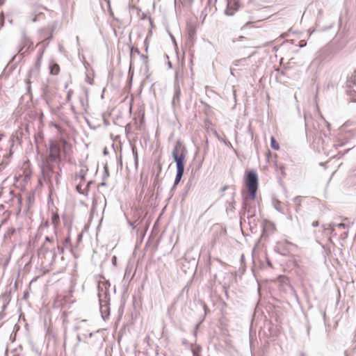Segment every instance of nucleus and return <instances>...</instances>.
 <instances>
[{
  "instance_id": "nucleus-24",
  "label": "nucleus",
  "mask_w": 356,
  "mask_h": 356,
  "mask_svg": "<svg viewBox=\"0 0 356 356\" xmlns=\"http://www.w3.org/2000/svg\"><path fill=\"white\" fill-rule=\"evenodd\" d=\"M4 24V17L2 15H0V29L3 27Z\"/></svg>"
},
{
  "instance_id": "nucleus-6",
  "label": "nucleus",
  "mask_w": 356,
  "mask_h": 356,
  "mask_svg": "<svg viewBox=\"0 0 356 356\" xmlns=\"http://www.w3.org/2000/svg\"><path fill=\"white\" fill-rule=\"evenodd\" d=\"M22 174L20 172L18 175L17 180H19L21 178L23 177V180L26 182L29 180H30L31 175H32V170L31 169V164L29 160L26 161L22 165Z\"/></svg>"
},
{
  "instance_id": "nucleus-11",
  "label": "nucleus",
  "mask_w": 356,
  "mask_h": 356,
  "mask_svg": "<svg viewBox=\"0 0 356 356\" xmlns=\"http://www.w3.org/2000/svg\"><path fill=\"white\" fill-rule=\"evenodd\" d=\"M239 3L236 1H228L227 8L225 10V13L227 15L232 16L234 13L238 9Z\"/></svg>"
},
{
  "instance_id": "nucleus-12",
  "label": "nucleus",
  "mask_w": 356,
  "mask_h": 356,
  "mask_svg": "<svg viewBox=\"0 0 356 356\" xmlns=\"http://www.w3.org/2000/svg\"><path fill=\"white\" fill-rule=\"evenodd\" d=\"M186 154L184 146L180 141H177L172 152V156H186Z\"/></svg>"
},
{
  "instance_id": "nucleus-46",
  "label": "nucleus",
  "mask_w": 356,
  "mask_h": 356,
  "mask_svg": "<svg viewBox=\"0 0 356 356\" xmlns=\"http://www.w3.org/2000/svg\"><path fill=\"white\" fill-rule=\"evenodd\" d=\"M209 1H211V0H209ZM214 1H216V0H214Z\"/></svg>"
},
{
  "instance_id": "nucleus-34",
  "label": "nucleus",
  "mask_w": 356,
  "mask_h": 356,
  "mask_svg": "<svg viewBox=\"0 0 356 356\" xmlns=\"http://www.w3.org/2000/svg\"><path fill=\"white\" fill-rule=\"evenodd\" d=\"M285 243L286 245H293V244L291 243H289V242H287V241H286Z\"/></svg>"
},
{
  "instance_id": "nucleus-7",
  "label": "nucleus",
  "mask_w": 356,
  "mask_h": 356,
  "mask_svg": "<svg viewBox=\"0 0 356 356\" xmlns=\"http://www.w3.org/2000/svg\"><path fill=\"white\" fill-rule=\"evenodd\" d=\"M111 284L104 277H101L98 281V294L99 297L106 296L108 293Z\"/></svg>"
},
{
  "instance_id": "nucleus-36",
  "label": "nucleus",
  "mask_w": 356,
  "mask_h": 356,
  "mask_svg": "<svg viewBox=\"0 0 356 356\" xmlns=\"http://www.w3.org/2000/svg\"><path fill=\"white\" fill-rule=\"evenodd\" d=\"M37 21V16L35 17L33 19V22H36Z\"/></svg>"
},
{
  "instance_id": "nucleus-13",
  "label": "nucleus",
  "mask_w": 356,
  "mask_h": 356,
  "mask_svg": "<svg viewBox=\"0 0 356 356\" xmlns=\"http://www.w3.org/2000/svg\"><path fill=\"white\" fill-rule=\"evenodd\" d=\"M204 126L208 132L217 135V131L215 129L213 124L209 120H206L204 122Z\"/></svg>"
},
{
  "instance_id": "nucleus-33",
  "label": "nucleus",
  "mask_w": 356,
  "mask_h": 356,
  "mask_svg": "<svg viewBox=\"0 0 356 356\" xmlns=\"http://www.w3.org/2000/svg\"><path fill=\"white\" fill-rule=\"evenodd\" d=\"M67 100H69L70 99V92H68V94L67 95Z\"/></svg>"
},
{
  "instance_id": "nucleus-37",
  "label": "nucleus",
  "mask_w": 356,
  "mask_h": 356,
  "mask_svg": "<svg viewBox=\"0 0 356 356\" xmlns=\"http://www.w3.org/2000/svg\"><path fill=\"white\" fill-rule=\"evenodd\" d=\"M107 4H108V7L110 8V0H107Z\"/></svg>"
},
{
  "instance_id": "nucleus-21",
  "label": "nucleus",
  "mask_w": 356,
  "mask_h": 356,
  "mask_svg": "<svg viewBox=\"0 0 356 356\" xmlns=\"http://www.w3.org/2000/svg\"><path fill=\"white\" fill-rule=\"evenodd\" d=\"M59 72V67L58 65H56L55 69H51V73L52 74H57Z\"/></svg>"
},
{
  "instance_id": "nucleus-20",
  "label": "nucleus",
  "mask_w": 356,
  "mask_h": 356,
  "mask_svg": "<svg viewBox=\"0 0 356 356\" xmlns=\"http://www.w3.org/2000/svg\"><path fill=\"white\" fill-rule=\"evenodd\" d=\"M248 58H243L241 59H239V60H236L234 61V65L236 66H238L239 65V63L241 62H243V61H245L247 60Z\"/></svg>"
},
{
  "instance_id": "nucleus-38",
  "label": "nucleus",
  "mask_w": 356,
  "mask_h": 356,
  "mask_svg": "<svg viewBox=\"0 0 356 356\" xmlns=\"http://www.w3.org/2000/svg\"><path fill=\"white\" fill-rule=\"evenodd\" d=\"M42 53H43V51H42V52H41V54H40V56H39L38 59H40V58L42 57Z\"/></svg>"
},
{
  "instance_id": "nucleus-43",
  "label": "nucleus",
  "mask_w": 356,
  "mask_h": 356,
  "mask_svg": "<svg viewBox=\"0 0 356 356\" xmlns=\"http://www.w3.org/2000/svg\"><path fill=\"white\" fill-rule=\"evenodd\" d=\"M12 154H13V152L10 151V154H9L8 156H11V155H12Z\"/></svg>"
},
{
  "instance_id": "nucleus-40",
  "label": "nucleus",
  "mask_w": 356,
  "mask_h": 356,
  "mask_svg": "<svg viewBox=\"0 0 356 356\" xmlns=\"http://www.w3.org/2000/svg\"><path fill=\"white\" fill-rule=\"evenodd\" d=\"M253 56V54H251L250 56H248V58H250V56Z\"/></svg>"
},
{
  "instance_id": "nucleus-3",
  "label": "nucleus",
  "mask_w": 356,
  "mask_h": 356,
  "mask_svg": "<svg viewBox=\"0 0 356 356\" xmlns=\"http://www.w3.org/2000/svg\"><path fill=\"white\" fill-rule=\"evenodd\" d=\"M245 183L250 198L254 200L258 189V177L256 172L254 171L248 172L246 173Z\"/></svg>"
},
{
  "instance_id": "nucleus-10",
  "label": "nucleus",
  "mask_w": 356,
  "mask_h": 356,
  "mask_svg": "<svg viewBox=\"0 0 356 356\" xmlns=\"http://www.w3.org/2000/svg\"><path fill=\"white\" fill-rule=\"evenodd\" d=\"M329 54V49L324 48L321 49L316 54V58L311 63V66L313 65H321L326 58Z\"/></svg>"
},
{
  "instance_id": "nucleus-16",
  "label": "nucleus",
  "mask_w": 356,
  "mask_h": 356,
  "mask_svg": "<svg viewBox=\"0 0 356 356\" xmlns=\"http://www.w3.org/2000/svg\"><path fill=\"white\" fill-rule=\"evenodd\" d=\"M51 222L54 226H57L60 222V218L57 213H52Z\"/></svg>"
},
{
  "instance_id": "nucleus-45",
  "label": "nucleus",
  "mask_w": 356,
  "mask_h": 356,
  "mask_svg": "<svg viewBox=\"0 0 356 356\" xmlns=\"http://www.w3.org/2000/svg\"><path fill=\"white\" fill-rule=\"evenodd\" d=\"M355 74H356V70L355 71Z\"/></svg>"
},
{
  "instance_id": "nucleus-35",
  "label": "nucleus",
  "mask_w": 356,
  "mask_h": 356,
  "mask_svg": "<svg viewBox=\"0 0 356 356\" xmlns=\"http://www.w3.org/2000/svg\"><path fill=\"white\" fill-rule=\"evenodd\" d=\"M4 0H0V6L3 3Z\"/></svg>"
},
{
  "instance_id": "nucleus-2",
  "label": "nucleus",
  "mask_w": 356,
  "mask_h": 356,
  "mask_svg": "<svg viewBox=\"0 0 356 356\" xmlns=\"http://www.w3.org/2000/svg\"><path fill=\"white\" fill-rule=\"evenodd\" d=\"M323 126H326L327 130L330 131L331 125L322 115L321 116V122L314 120L312 119H311L310 121L309 120H306V131L307 134L309 133L310 135H314L316 133H321L323 134L325 137H327L328 134L323 130Z\"/></svg>"
},
{
  "instance_id": "nucleus-25",
  "label": "nucleus",
  "mask_w": 356,
  "mask_h": 356,
  "mask_svg": "<svg viewBox=\"0 0 356 356\" xmlns=\"http://www.w3.org/2000/svg\"><path fill=\"white\" fill-rule=\"evenodd\" d=\"M306 44H307V42H306V41H305V40H300V41L299 42V46H300V47H305V46H306Z\"/></svg>"
},
{
  "instance_id": "nucleus-18",
  "label": "nucleus",
  "mask_w": 356,
  "mask_h": 356,
  "mask_svg": "<svg viewBox=\"0 0 356 356\" xmlns=\"http://www.w3.org/2000/svg\"><path fill=\"white\" fill-rule=\"evenodd\" d=\"M214 136L218 138V140L223 141L225 143V144L227 145V146H232L231 143L229 141L224 140L218 132H217V135H214Z\"/></svg>"
},
{
  "instance_id": "nucleus-26",
  "label": "nucleus",
  "mask_w": 356,
  "mask_h": 356,
  "mask_svg": "<svg viewBox=\"0 0 356 356\" xmlns=\"http://www.w3.org/2000/svg\"><path fill=\"white\" fill-rule=\"evenodd\" d=\"M193 355L194 356H200L199 355L200 350L198 348L197 350L196 349H193Z\"/></svg>"
},
{
  "instance_id": "nucleus-44",
  "label": "nucleus",
  "mask_w": 356,
  "mask_h": 356,
  "mask_svg": "<svg viewBox=\"0 0 356 356\" xmlns=\"http://www.w3.org/2000/svg\"><path fill=\"white\" fill-rule=\"evenodd\" d=\"M231 74H232V75H234V74H233V72H232V69H231Z\"/></svg>"
},
{
  "instance_id": "nucleus-31",
  "label": "nucleus",
  "mask_w": 356,
  "mask_h": 356,
  "mask_svg": "<svg viewBox=\"0 0 356 356\" xmlns=\"http://www.w3.org/2000/svg\"><path fill=\"white\" fill-rule=\"evenodd\" d=\"M251 24V22H247L242 29H244L245 27L248 26V25H250Z\"/></svg>"
},
{
  "instance_id": "nucleus-4",
  "label": "nucleus",
  "mask_w": 356,
  "mask_h": 356,
  "mask_svg": "<svg viewBox=\"0 0 356 356\" xmlns=\"http://www.w3.org/2000/svg\"><path fill=\"white\" fill-rule=\"evenodd\" d=\"M74 180L79 181L76 190L81 193L82 183L85 181V176L88 170L87 165L80 161L79 165L75 166Z\"/></svg>"
},
{
  "instance_id": "nucleus-23",
  "label": "nucleus",
  "mask_w": 356,
  "mask_h": 356,
  "mask_svg": "<svg viewBox=\"0 0 356 356\" xmlns=\"http://www.w3.org/2000/svg\"><path fill=\"white\" fill-rule=\"evenodd\" d=\"M53 126L58 129L60 134H63V130L61 127L58 124H54Z\"/></svg>"
},
{
  "instance_id": "nucleus-5",
  "label": "nucleus",
  "mask_w": 356,
  "mask_h": 356,
  "mask_svg": "<svg viewBox=\"0 0 356 356\" xmlns=\"http://www.w3.org/2000/svg\"><path fill=\"white\" fill-rule=\"evenodd\" d=\"M178 72H176L175 81V90L172 100V107L174 111L180 106V97H181V88L177 81Z\"/></svg>"
},
{
  "instance_id": "nucleus-19",
  "label": "nucleus",
  "mask_w": 356,
  "mask_h": 356,
  "mask_svg": "<svg viewBox=\"0 0 356 356\" xmlns=\"http://www.w3.org/2000/svg\"><path fill=\"white\" fill-rule=\"evenodd\" d=\"M134 54H137L138 55L140 54V51L138 48L131 47V58H132Z\"/></svg>"
},
{
  "instance_id": "nucleus-32",
  "label": "nucleus",
  "mask_w": 356,
  "mask_h": 356,
  "mask_svg": "<svg viewBox=\"0 0 356 356\" xmlns=\"http://www.w3.org/2000/svg\"><path fill=\"white\" fill-rule=\"evenodd\" d=\"M104 154H108V152H107V149H106V148H104Z\"/></svg>"
},
{
  "instance_id": "nucleus-14",
  "label": "nucleus",
  "mask_w": 356,
  "mask_h": 356,
  "mask_svg": "<svg viewBox=\"0 0 356 356\" xmlns=\"http://www.w3.org/2000/svg\"><path fill=\"white\" fill-rule=\"evenodd\" d=\"M346 127V124H344L343 125H342L339 129V144L337 145L339 146H343L344 145V143L342 141L343 140V136H342V133L344 131V128Z\"/></svg>"
},
{
  "instance_id": "nucleus-1",
  "label": "nucleus",
  "mask_w": 356,
  "mask_h": 356,
  "mask_svg": "<svg viewBox=\"0 0 356 356\" xmlns=\"http://www.w3.org/2000/svg\"><path fill=\"white\" fill-rule=\"evenodd\" d=\"M72 145L64 138L49 140L50 154L49 156H60L68 154Z\"/></svg>"
},
{
  "instance_id": "nucleus-39",
  "label": "nucleus",
  "mask_w": 356,
  "mask_h": 356,
  "mask_svg": "<svg viewBox=\"0 0 356 356\" xmlns=\"http://www.w3.org/2000/svg\"><path fill=\"white\" fill-rule=\"evenodd\" d=\"M239 38H240V40H242V39L244 38V37L243 36H241Z\"/></svg>"
},
{
  "instance_id": "nucleus-17",
  "label": "nucleus",
  "mask_w": 356,
  "mask_h": 356,
  "mask_svg": "<svg viewBox=\"0 0 356 356\" xmlns=\"http://www.w3.org/2000/svg\"><path fill=\"white\" fill-rule=\"evenodd\" d=\"M47 243H51V241L50 240V238L48 236L46 237L45 242L44 243V244L42 247V250H45L46 252H47L49 250V248L47 247Z\"/></svg>"
},
{
  "instance_id": "nucleus-29",
  "label": "nucleus",
  "mask_w": 356,
  "mask_h": 356,
  "mask_svg": "<svg viewBox=\"0 0 356 356\" xmlns=\"http://www.w3.org/2000/svg\"><path fill=\"white\" fill-rule=\"evenodd\" d=\"M52 38H53V35H52V34H51L47 38L43 39L42 42H44L47 40H50Z\"/></svg>"
},
{
  "instance_id": "nucleus-30",
  "label": "nucleus",
  "mask_w": 356,
  "mask_h": 356,
  "mask_svg": "<svg viewBox=\"0 0 356 356\" xmlns=\"http://www.w3.org/2000/svg\"><path fill=\"white\" fill-rule=\"evenodd\" d=\"M268 225H269L270 227H271L273 229H275V227L274 225H273V224H271V223H270V222H269V223H268Z\"/></svg>"
},
{
  "instance_id": "nucleus-28",
  "label": "nucleus",
  "mask_w": 356,
  "mask_h": 356,
  "mask_svg": "<svg viewBox=\"0 0 356 356\" xmlns=\"http://www.w3.org/2000/svg\"><path fill=\"white\" fill-rule=\"evenodd\" d=\"M339 228H346V225L344 223H339L337 225Z\"/></svg>"
},
{
  "instance_id": "nucleus-22",
  "label": "nucleus",
  "mask_w": 356,
  "mask_h": 356,
  "mask_svg": "<svg viewBox=\"0 0 356 356\" xmlns=\"http://www.w3.org/2000/svg\"><path fill=\"white\" fill-rule=\"evenodd\" d=\"M194 35H195V31L193 30V29H190L189 31H188V37L191 39H193Z\"/></svg>"
},
{
  "instance_id": "nucleus-27",
  "label": "nucleus",
  "mask_w": 356,
  "mask_h": 356,
  "mask_svg": "<svg viewBox=\"0 0 356 356\" xmlns=\"http://www.w3.org/2000/svg\"><path fill=\"white\" fill-rule=\"evenodd\" d=\"M353 148H348L346 149L343 153L341 152H339V154H341L342 156L345 154H348Z\"/></svg>"
},
{
  "instance_id": "nucleus-41",
  "label": "nucleus",
  "mask_w": 356,
  "mask_h": 356,
  "mask_svg": "<svg viewBox=\"0 0 356 356\" xmlns=\"http://www.w3.org/2000/svg\"><path fill=\"white\" fill-rule=\"evenodd\" d=\"M253 56V54H251L250 56H248V58H250V56Z\"/></svg>"
},
{
  "instance_id": "nucleus-42",
  "label": "nucleus",
  "mask_w": 356,
  "mask_h": 356,
  "mask_svg": "<svg viewBox=\"0 0 356 356\" xmlns=\"http://www.w3.org/2000/svg\"><path fill=\"white\" fill-rule=\"evenodd\" d=\"M253 56V54H251L250 56H248V58H250V56Z\"/></svg>"
},
{
  "instance_id": "nucleus-9",
  "label": "nucleus",
  "mask_w": 356,
  "mask_h": 356,
  "mask_svg": "<svg viewBox=\"0 0 356 356\" xmlns=\"http://www.w3.org/2000/svg\"><path fill=\"white\" fill-rule=\"evenodd\" d=\"M184 158L185 157H175V161L177 163V175L175 181V184H177L184 174Z\"/></svg>"
},
{
  "instance_id": "nucleus-15",
  "label": "nucleus",
  "mask_w": 356,
  "mask_h": 356,
  "mask_svg": "<svg viewBox=\"0 0 356 356\" xmlns=\"http://www.w3.org/2000/svg\"><path fill=\"white\" fill-rule=\"evenodd\" d=\"M270 147L275 150H278L280 149L279 143L276 140L274 136H271L270 138Z\"/></svg>"
},
{
  "instance_id": "nucleus-8",
  "label": "nucleus",
  "mask_w": 356,
  "mask_h": 356,
  "mask_svg": "<svg viewBox=\"0 0 356 356\" xmlns=\"http://www.w3.org/2000/svg\"><path fill=\"white\" fill-rule=\"evenodd\" d=\"M32 44L33 42L26 36L25 31H23L22 33V40L19 45V53L21 55H24L25 53L28 51Z\"/></svg>"
}]
</instances>
